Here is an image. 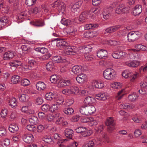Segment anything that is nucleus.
I'll use <instances>...</instances> for the list:
<instances>
[{
    "label": "nucleus",
    "mask_w": 147,
    "mask_h": 147,
    "mask_svg": "<svg viewBox=\"0 0 147 147\" xmlns=\"http://www.w3.org/2000/svg\"><path fill=\"white\" fill-rule=\"evenodd\" d=\"M55 40H57V45L60 47L61 49H64V52L67 55H75L76 54V50L74 47H71L68 45L67 43L62 40H59V38H56Z\"/></svg>",
    "instance_id": "nucleus-1"
},
{
    "label": "nucleus",
    "mask_w": 147,
    "mask_h": 147,
    "mask_svg": "<svg viewBox=\"0 0 147 147\" xmlns=\"http://www.w3.org/2000/svg\"><path fill=\"white\" fill-rule=\"evenodd\" d=\"M116 74L115 70L111 68L107 69L103 72L104 78L108 80L114 79L115 78Z\"/></svg>",
    "instance_id": "nucleus-2"
},
{
    "label": "nucleus",
    "mask_w": 147,
    "mask_h": 147,
    "mask_svg": "<svg viewBox=\"0 0 147 147\" xmlns=\"http://www.w3.org/2000/svg\"><path fill=\"white\" fill-rule=\"evenodd\" d=\"M51 6L57 9L59 13H63L65 8V5L64 3L56 1L51 5Z\"/></svg>",
    "instance_id": "nucleus-3"
},
{
    "label": "nucleus",
    "mask_w": 147,
    "mask_h": 147,
    "mask_svg": "<svg viewBox=\"0 0 147 147\" xmlns=\"http://www.w3.org/2000/svg\"><path fill=\"white\" fill-rule=\"evenodd\" d=\"M76 132L78 133H80V137H87L90 136L92 133V131H87L85 127H79L76 129Z\"/></svg>",
    "instance_id": "nucleus-4"
},
{
    "label": "nucleus",
    "mask_w": 147,
    "mask_h": 147,
    "mask_svg": "<svg viewBox=\"0 0 147 147\" xmlns=\"http://www.w3.org/2000/svg\"><path fill=\"white\" fill-rule=\"evenodd\" d=\"M140 33L138 32H131L127 35L128 41L134 42L137 40L140 36Z\"/></svg>",
    "instance_id": "nucleus-5"
},
{
    "label": "nucleus",
    "mask_w": 147,
    "mask_h": 147,
    "mask_svg": "<svg viewBox=\"0 0 147 147\" xmlns=\"http://www.w3.org/2000/svg\"><path fill=\"white\" fill-rule=\"evenodd\" d=\"M115 124L114 121L112 117L108 118L106 120L105 124L108 126L107 131L111 133L114 130Z\"/></svg>",
    "instance_id": "nucleus-6"
},
{
    "label": "nucleus",
    "mask_w": 147,
    "mask_h": 147,
    "mask_svg": "<svg viewBox=\"0 0 147 147\" xmlns=\"http://www.w3.org/2000/svg\"><path fill=\"white\" fill-rule=\"evenodd\" d=\"M137 74H134L130 71L125 70L122 73V76L125 78H130L131 81L133 82L137 78Z\"/></svg>",
    "instance_id": "nucleus-7"
},
{
    "label": "nucleus",
    "mask_w": 147,
    "mask_h": 147,
    "mask_svg": "<svg viewBox=\"0 0 147 147\" xmlns=\"http://www.w3.org/2000/svg\"><path fill=\"white\" fill-rule=\"evenodd\" d=\"M22 138L25 142L28 143L33 142L34 140L33 135L30 134H24L22 136Z\"/></svg>",
    "instance_id": "nucleus-8"
},
{
    "label": "nucleus",
    "mask_w": 147,
    "mask_h": 147,
    "mask_svg": "<svg viewBox=\"0 0 147 147\" xmlns=\"http://www.w3.org/2000/svg\"><path fill=\"white\" fill-rule=\"evenodd\" d=\"M142 11V6L141 5H136L133 9L132 13L134 16H138Z\"/></svg>",
    "instance_id": "nucleus-9"
},
{
    "label": "nucleus",
    "mask_w": 147,
    "mask_h": 147,
    "mask_svg": "<svg viewBox=\"0 0 147 147\" xmlns=\"http://www.w3.org/2000/svg\"><path fill=\"white\" fill-rule=\"evenodd\" d=\"M107 51L103 49L99 50L97 53V55L100 59H105L107 57Z\"/></svg>",
    "instance_id": "nucleus-10"
},
{
    "label": "nucleus",
    "mask_w": 147,
    "mask_h": 147,
    "mask_svg": "<svg viewBox=\"0 0 147 147\" xmlns=\"http://www.w3.org/2000/svg\"><path fill=\"white\" fill-rule=\"evenodd\" d=\"M95 99L93 97L88 96L86 97L84 100V102L86 105H90L95 102Z\"/></svg>",
    "instance_id": "nucleus-11"
},
{
    "label": "nucleus",
    "mask_w": 147,
    "mask_h": 147,
    "mask_svg": "<svg viewBox=\"0 0 147 147\" xmlns=\"http://www.w3.org/2000/svg\"><path fill=\"white\" fill-rule=\"evenodd\" d=\"M121 27V25H117L114 26L109 27L106 29L105 33H109L113 32L119 29Z\"/></svg>",
    "instance_id": "nucleus-12"
},
{
    "label": "nucleus",
    "mask_w": 147,
    "mask_h": 147,
    "mask_svg": "<svg viewBox=\"0 0 147 147\" xmlns=\"http://www.w3.org/2000/svg\"><path fill=\"white\" fill-rule=\"evenodd\" d=\"M125 65L130 67H136L140 64V62L136 60L127 61L125 62Z\"/></svg>",
    "instance_id": "nucleus-13"
},
{
    "label": "nucleus",
    "mask_w": 147,
    "mask_h": 147,
    "mask_svg": "<svg viewBox=\"0 0 147 147\" xmlns=\"http://www.w3.org/2000/svg\"><path fill=\"white\" fill-rule=\"evenodd\" d=\"M86 76L84 74H81L78 75L76 78L77 82L79 83L82 84L86 80Z\"/></svg>",
    "instance_id": "nucleus-14"
},
{
    "label": "nucleus",
    "mask_w": 147,
    "mask_h": 147,
    "mask_svg": "<svg viewBox=\"0 0 147 147\" xmlns=\"http://www.w3.org/2000/svg\"><path fill=\"white\" fill-rule=\"evenodd\" d=\"M123 52L122 51H115L112 54L113 57L116 59H121L123 57Z\"/></svg>",
    "instance_id": "nucleus-15"
},
{
    "label": "nucleus",
    "mask_w": 147,
    "mask_h": 147,
    "mask_svg": "<svg viewBox=\"0 0 147 147\" xmlns=\"http://www.w3.org/2000/svg\"><path fill=\"white\" fill-rule=\"evenodd\" d=\"M36 88L39 91L44 90L46 88V85L45 84L42 82L39 81L36 84Z\"/></svg>",
    "instance_id": "nucleus-16"
},
{
    "label": "nucleus",
    "mask_w": 147,
    "mask_h": 147,
    "mask_svg": "<svg viewBox=\"0 0 147 147\" xmlns=\"http://www.w3.org/2000/svg\"><path fill=\"white\" fill-rule=\"evenodd\" d=\"M87 115H91L96 111L95 107L92 105H87Z\"/></svg>",
    "instance_id": "nucleus-17"
},
{
    "label": "nucleus",
    "mask_w": 147,
    "mask_h": 147,
    "mask_svg": "<svg viewBox=\"0 0 147 147\" xmlns=\"http://www.w3.org/2000/svg\"><path fill=\"white\" fill-rule=\"evenodd\" d=\"M92 84L93 86L97 88L100 89L104 87L103 82L101 81H93L92 82Z\"/></svg>",
    "instance_id": "nucleus-18"
},
{
    "label": "nucleus",
    "mask_w": 147,
    "mask_h": 147,
    "mask_svg": "<svg viewBox=\"0 0 147 147\" xmlns=\"http://www.w3.org/2000/svg\"><path fill=\"white\" fill-rule=\"evenodd\" d=\"M52 60L55 63L65 62L66 60L64 58H62L60 56H54L52 58Z\"/></svg>",
    "instance_id": "nucleus-19"
},
{
    "label": "nucleus",
    "mask_w": 147,
    "mask_h": 147,
    "mask_svg": "<svg viewBox=\"0 0 147 147\" xmlns=\"http://www.w3.org/2000/svg\"><path fill=\"white\" fill-rule=\"evenodd\" d=\"M30 23L33 26L37 27H42L45 24L44 21L42 20H37Z\"/></svg>",
    "instance_id": "nucleus-20"
},
{
    "label": "nucleus",
    "mask_w": 147,
    "mask_h": 147,
    "mask_svg": "<svg viewBox=\"0 0 147 147\" xmlns=\"http://www.w3.org/2000/svg\"><path fill=\"white\" fill-rule=\"evenodd\" d=\"M82 67L80 65H75L72 68V71L75 74L80 73L82 71Z\"/></svg>",
    "instance_id": "nucleus-21"
},
{
    "label": "nucleus",
    "mask_w": 147,
    "mask_h": 147,
    "mask_svg": "<svg viewBox=\"0 0 147 147\" xmlns=\"http://www.w3.org/2000/svg\"><path fill=\"white\" fill-rule=\"evenodd\" d=\"M8 22V18L7 16L3 17L0 18V29H3L6 23Z\"/></svg>",
    "instance_id": "nucleus-22"
},
{
    "label": "nucleus",
    "mask_w": 147,
    "mask_h": 147,
    "mask_svg": "<svg viewBox=\"0 0 147 147\" xmlns=\"http://www.w3.org/2000/svg\"><path fill=\"white\" fill-rule=\"evenodd\" d=\"M63 112L64 113L68 115L74 114V110L72 108L68 107L63 109Z\"/></svg>",
    "instance_id": "nucleus-23"
},
{
    "label": "nucleus",
    "mask_w": 147,
    "mask_h": 147,
    "mask_svg": "<svg viewBox=\"0 0 147 147\" xmlns=\"http://www.w3.org/2000/svg\"><path fill=\"white\" fill-rule=\"evenodd\" d=\"M20 100L23 102H27L29 99V96L25 94H22L18 95Z\"/></svg>",
    "instance_id": "nucleus-24"
},
{
    "label": "nucleus",
    "mask_w": 147,
    "mask_h": 147,
    "mask_svg": "<svg viewBox=\"0 0 147 147\" xmlns=\"http://www.w3.org/2000/svg\"><path fill=\"white\" fill-rule=\"evenodd\" d=\"M95 32H90L88 31L85 32L84 34V37L86 38H92L96 36Z\"/></svg>",
    "instance_id": "nucleus-25"
},
{
    "label": "nucleus",
    "mask_w": 147,
    "mask_h": 147,
    "mask_svg": "<svg viewBox=\"0 0 147 147\" xmlns=\"http://www.w3.org/2000/svg\"><path fill=\"white\" fill-rule=\"evenodd\" d=\"M96 98L100 100H104L107 99V96L104 93H100L96 94Z\"/></svg>",
    "instance_id": "nucleus-26"
},
{
    "label": "nucleus",
    "mask_w": 147,
    "mask_h": 147,
    "mask_svg": "<svg viewBox=\"0 0 147 147\" xmlns=\"http://www.w3.org/2000/svg\"><path fill=\"white\" fill-rule=\"evenodd\" d=\"M21 64V62L18 60H15L13 62H10V65L11 67H13V70H15L17 66Z\"/></svg>",
    "instance_id": "nucleus-27"
},
{
    "label": "nucleus",
    "mask_w": 147,
    "mask_h": 147,
    "mask_svg": "<svg viewBox=\"0 0 147 147\" xmlns=\"http://www.w3.org/2000/svg\"><path fill=\"white\" fill-rule=\"evenodd\" d=\"M28 64L29 69H31L32 68L36 66L37 64V62L34 60H31L28 61Z\"/></svg>",
    "instance_id": "nucleus-28"
},
{
    "label": "nucleus",
    "mask_w": 147,
    "mask_h": 147,
    "mask_svg": "<svg viewBox=\"0 0 147 147\" xmlns=\"http://www.w3.org/2000/svg\"><path fill=\"white\" fill-rule=\"evenodd\" d=\"M98 26V24H90L86 25L85 26V30H89L96 28Z\"/></svg>",
    "instance_id": "nucleus-29"
},
{
    "label": "nucleus",
    "mask_w": 147,
    "mask_h": 147,
    "mask_svg": "<svg viewBox=\"0 0 147 147\" xmlns=\"http://www.w3.org/2000/svg\"><path fill=\"white\" fill-rule=\"evenodd\" d=\"M109 10V9L107 8H105L103 10V17L105 19H108L110 16Z\"/></svg>",
    "instance_id": "nucleus-30"
},
{
    "label": "nucleus",
    "mask_w": 147,
    "mask_h": 147,
    "mask_svg": "<svg viewBox=\"0 0 147 147\" xmlns=\"http://www.w3.org/2000/svg\"><path fill=\"white\" fill-rule=\"evenodd\" d=\"M87 105H84L82 106L79 109V111L81 114L87 115Z\"/></svg>",
    "instance_id": "nucleus-31"
},
{
    "label": "nucleus",
    "mask_w": 147,
    "mask_h": 147,
    "mask_svg": "<svg viewBox=\"0 0 147 147\" xmlns=\"http://www.w3.org/2000/svg\"><path fill=\"white\" fill-rule=\"evenodd\" d=\"M73 135V131L71 129H66L65 131V136L71 139Z\"/></svg>",
    "instance_id": "nucleus-32"
},
{
    "label": "nucleus",
    "mask_w": 147,
    "mask_h": 147,
    "mask_svg": "<svg viewBox=\"0 0 147 147\" xmlns=\"http://www.w3.org/2000/svg\"><path fill=\"white\" fill-rule=\"evenodd\" d=\"M88 15L85 12H82L79 17V20L80 21L84 22V20L88 19Z\"/></svg>",
    "instance_id": "nucleus-33"
},
{
    "label": "nucleus",
    "mask_w": 147,
    "mask_h": 147,
    "mask_svg": "<svg viewBox=\"0 0 147 147\" xmlns=\"http://www.w3.org/2000/svg\"><path fill=\"white\" fill-rule=\"evenodd\" d=\"M17 102L16 99L14 97H12L10 100V106L12 108L15 107L17 106Z\"/></svg>",
    "instance_id": "nucleus-34"
},
{
    "label": "nucleus",
    "mask_w": 147,
    "mask_h": 147,
    "mask_svg": "<svg viewBox=\"0 0 147 147\" xmlns=\"http://www.w3.org/2000/svg\"><path fill=\"white\" fill-rule=\"evenodd\" d=\"M96 140H93L89 142L86 144L83 145L82 147H93L95 144Z\"/></svg>",
    "instance_id": "nucleus-35"
},
{
    "label": "nucleus",
    "mask_w": 147,
    "mask_h": 147,
    "mask_svg": "<svg viewBox=\"0 0 147 147\" xmlns=\"http://www.w3.org/2000/svg\"><path fill=\"white\" fill-rule=\"evenodd\" d=\"M54 66L52 61H50L48 62L46 65V68L48 71H51L54 67Z\"/></svg>",
    "instance_id": "nucleus-36"
},
{
    "label": "nucleus",
    "mask_w": 147,
    "mask_h": 147,
    "mask_svg": "<svg viewBox=\"0 0 147 147\" xmlns=\"http://www.w3.org/2000/svg\"><path fill=\"white\" fill-rule=\"evenodd\" d=\"M20 77L18 75L13 76L11 79V82L13 84H17L19 81Z\"/></svg>",
    "instance_id": "nucleus-37"
},
{
    "label": "nucleus",
    "mask_w": 147,
    "mask_h": 147,
    "mask_svg": "<svg viewBox=\"0 0 147 147\" xmlns=\"http://www.w3.org/2000/svg\"><path fill=\"white\" fill-rule=\"evenodd\" d=\"M55 98L54 94L52 92L47 93L45 95V98L47 100H51Z\"/></svg>",
    "instance_id": "nucleus-38"
},
{
    "label": "nucleus",
    "mask_w": 147,
    "mask_h": 147,
    "mask_svg": "<svg viewBox=\"0 0 147 147\" xmlns=\"http://www.w3.org/2000/svg\"><path fill=\"white\" fill-rule=\"evenodd\" d=\"M61 22L62 24L66 26L70 25L71 23V22L70 20L66 19L65 18H63L61 20Z\"/></svg>",
    "instance_id": "nucleus-39"
},
{
    "label": "nucleus",
    "mask_w": 147,
    "mask_h": 147,
    "mask_svg": "<svg viewBox=\"0 0 147 147\" xmlns=\"http://www.w3.org/2000/svg\"><path fill=\"white\" fill-rule=\"evenodd\" d=\"M5 5L3 1H0V9L1 11L4 13H7L8 12L7 9L5 8Z\"/></svg>",
    "instance_id": "nucleus-40"
},
{
    "label": "nucleus",
    "mask_w": 147,
    "mask_h": 147,
    "mask_svg": "<svg viewBox=\"0 0 147 147\" xmlns=\"http://www.w3.org/2000/svg\"><path fill=\"white\" fill-rule=\"evenodd\" d=\"M138 97L136 93H134L129 95L128 98L130 101H132L135 100Z\"/></svg>",
    "instance_id": "nucleus-41"
},
{
    "label": "nucleus",
    "mask_w": 147,
    "mask_h": 147,
    "mask_svg": "<svg viewBox=\"0 0 147 147\" xmlns=\"http://www.w3.org/2000/svg\"><path fill=\"white\" fill-rule=\"evenodd\" d=\"M50 81L52 83H55L58 80V77L57 75H53L51 76L50 78Z\"/></svg>",
    "instance_id": "nucleus-42"
},
{
    "label": "nucleus",
    "mask_w": 147,
    "mask_h": 147,
    "mask_svg": "<svg viewBox=\"0 0 147 147\" xmlns=\"http://www.w3.org/2000/svg\"><path fill=\"white\" fill-rule=\"evenodd\" d=\"M43 140L45 142L51 145L55 143V141L53 140L51 137H48L47 138H45Z\"/></svg>",
    "instance_id": "nucleus-43"
},
{
    "label": "nucleus",
    "mask_w": 147,
    "mask_h": 147,
    "mask_svg": "<svg viewBox=\"0 0 147 147\" xmlns=\"http://www.w3.org/2000/svg\"><path fill=\"white\" fill-rule=\"evenodd\" d=\"M71 94L78 93L79 89L78 87L76 86L71 87L70 88Z\"/></svg>",
    "instance_id": "nucleus-44"
},
{
    "label": "nucleus",
    "mask_w": 147,
    "mask_h": 147,
    "mask_svg": "<svg viewBox=\"0 0 147 147\" xmlns=\"http://www.w3.org/2000/svg\"><path fill=\"white\" fill-rule=\"evenodd\" d=\"M10 128L12 129V130L10 129V132L12 133H15L18 130V127L15 124H13V125L11 124L10 125Z\"/></svg>",
    "instance_id": "nucleus-45"
},
{
    "label": "nucleus",
    "mask_w": 147,
    "mask_h": 147,
    "mask_svg": "<svg viewBox=\"0 0 147 147\" xmlns=\"http://www.w3.org/2000/svg\"><path fill=\"white\" fill-rule=\"evenodd\" d=\"M30 84L29 80L26 79H24L21 81V84L24 86H26L29 85Z\"/></svg>",
    "instance_id": "nucleus-46"
},
{
    "label": "nucleus",
    "mask_w": 147,
    "mask_h": 147,
    "mask_svg": "<svg viewBox=\"0 0 147 147\" xmlns=\"http://www.w3.org/2000/svg\"><path fill=\"white\" fill-rule=\"evenodd\" d=\"M12 47L13 49L10 50V59L13 58L15 56L16 54L15 50V46L13 45Z\"/></svg>",
    "instance_id": "nucleus-47"
},
{
    "label": "nucleus",
    "mask_w": 147,
    "mask_h": 147,
    "mask_svg": "<svg viewBox=\"0 0 147 147\" xmlns=\"http://www.w3.org/2000/svg\"><path fill=\"white\" fill-rule=\"evenodd\" d=\"M37 120L38 118L35 116H32L29 119V122L32 124H36L37 122Z\"/></svg>",
    "instance_id": "nucleus-48"
},
{
    "label": "nucleus",
    "mask_w": 147,
    "mask_h": 147,
    "mask_svg": "<svg viewBox=\"0 0 147 147\" xmlns=\"http://www.w3.org/2000/svg\"><path fill=\"white\" fill-rule=\"evenodd\" d=\"M81 2H78L76 3L74 5L71 7V10L73 11V10H74L75 9H78L81 5Z\"/></svg>",
    "instance_id": "nucleus-49"
},
{
    "label": "nucleus",
    "mask_w": 147,
    "mask_h": 147,
    "mask_svg": "<svg viewBox=\"0 0 147 147\" xmlns=\"http://www.w3.org/2000/svg\"><path fill=\"white\" fill-rule=\"evenodd\" d=\"M27 129L30 131H34L36 129V127L33 124L29 125L27 126Z\"/></svg>",
    "instance_id": "nucleus-50"
},
{
    "label": "nucleus",
    "mask_w": 147,
    "mask_h": 147,
    "mask_svg": "<svg viewBox=\"0 0 147 147\" xmlns=\"http://www.w3.org/2000/svg\"><path fill=\"white\" fill-rule=\"evenodd\" d=\"M41 109L42 111L46 112L49 110L50 106L48 104H44L42 106Z\"/></svg>",
    "instance_id": "nucleus-51"
},
{
    "label": "nucleus",
    "mask_w": 147,
    "mask_h": 147,
    "mask_svg": "<svg viewBox=\"0 0 147 147\" xmlns=\"http://www.w3.org/2000/svg\"><path fill=\"white\" fill-rule=\"evenodd\" d=\"M123 8V5H121L117 7L116 10L115 12L118 14L122 13V9Z\"/></svg>",
    "instance_id": "nucleus-52"
},
{
    "label": "nucleus",
    "mask_w": 147,
    "mask_h": 147,
    "mask_svg": "<svg viewBox=\"0 0 147 147\" xmlns=\"http://www.w3.org/2000/svg\"><path fill=\"white\" fill-rule=\"evenodd\" d=\"M58 107L56 104H53L50 107L49 111L51 112H54L55 110H57Z\"/></svg>",
    "instance_id": "nucleus-53"
},
{
    "label": "nucleus",
    "mask_w": 147,
    "mask_h": 147,
    "mask_svg": "<svg viewBox=\"0 0 147 147\" xmlns=\"http://www.w3.org/2000/svg\"><path fill=\"white\" fill-rule=\"evenodd\" d=\"M62 82L64 86H69L71 84V82L69 80H64L62 81ZM61 83H62V82Z\"/></svg>",
    "instance_id": "nucleus-54"
},
{
    "label": "nucleus",
    "mask_w": 147,
    "mask_h": 147,
    "mask_svg": "<svg viewBox=\"0 0 147 147\" xmlns=\"http://www.w3.org/2000/svg\"><path fill=\"white\" fill-rule=\"evenodd\" d=\"M124 90V89H121L117 93L118 100H120L124 95V94L123 93Z\"/></svg>",
    "instance_id": "nucleus-55"
},
{
    "label": "nucleus",
    "mask_w": 147,
    "mask_h": 147,
    "mask_svg": "<svg viewBox=\"0 0 147 147\" xmlns=\"http://www.w3.org/2000/svg\"><path fill=\"white\" fill-rule=\"evenodd\" d=\"M2 144L4 147H7L9 145V140L7 138L5 139L2 142Z\"/></svg>",
    "instance_id": "nucleus-56"
},
{
    "label": "nucleus",
    "mask_w": 147,
    "mask_h": 147,
    "mask_svg": "<svg viewBox=\"0 0 147 147\" xmlns=\"http://www.w3.org/2000/svg\"><path fill=\"white\" fill-rule=\"evenodd\" d=\"M84 57L88 61H92L93 59V56L88 54H85Z\"/></svg>",
    "instance_id": "nucleus-57"
},
{
    "label": "nucleus",
    "mask_w": 147,
    "mask_h": 147,
    "mask_svg": "<svg viewBox=\"0 0 147 147\" xmlns=\"http://www.w3.org/2000/svg\"><path fill=\"white\" fill-rule=\"evenodd\" d=\"M6 133V131L5 128L3 127H0V136H3L5 135Z\"/></svg>",
    "instance_id": "nucleus-58"
},
{
    "label": "nucleus",
    "mask_w": 147,
    "mask_h": 147,
    "mask_svg": "<svg viewBox=\"0 0 147 147\" xmlns=\"http://www.w3.org/2000/svg\"><path fill=\"white\" fill-rule=\"evenodd\" d=\"M8 111L7 109H2L1 113V117H5L7 115Z\"/></svg>",
    "instance_id": "nucleus-59"
},
{
    "label": "nucleus",
    "mask_w": 147,
    "mask_h": 147,
    "mask_svg": "<svg viewBox=\"0 0 147 147\" xmlns=\"http://www.w3.org/2000/svg\"><path fill=\"white\" fill-rule=\"evenodd\" d=\"M21 48L23 51H31L32 50V49H31V48L28 47L26 45L22 46L21 47Z\"/></svg>",
    "instance_id": "nucleus-60"
},
{
    "label": "nucleus",
    "mask_w": 147,
    "mask_h": 147,
    "mask_svg": "<svg viewBox=\"0 0 147 147\" xmlns=\"http://www.w3.org/2000/svg\"><path fill=\"white\" fill-rule=\"evenodd\" d=\"M145 47L141 45H136L135 46V48L137 49V50L138 51H140L141 50L143 51V49H143V48H144Z\"/></svg>",
    "instance_id": "nucleus-61"
},
{
    "label": "nucleus",
    "mask_w": 147,
    "mask_h": 147,
    "mask_svg": "<svg viewBox=\"0 0 147 147\" xmlns=\"http://www.w3.org/2000/svg\"><path fill=\"white\" fill-rule=\"evenodd\" d=\"M43 102V100L42 98L38 97L37 98L36 100V103L37 105H41Z\"/></svg>",
    "instance_id": "nucleus-62"
},
{
    "label": "nucleus",
    "mask_w": 147,
    "mask_h": 147,
    "mask_svg": "<svg viewBox=\"0 0 147 147\" xmlns=\"http://www.w3.org/2000/svg\"><path fill=\"white\" fill-rule=\"evenodd\" d=\"M62 92L63 94L66 95L71 94L70 88L63 89L62 91Z\"/></svg>",
    "instance_id": "nucleus-63"
},
{
    "label": "nucleus",
    "mask_w": 147,
    "mask_h": 147,
    "mask_svg": "<svg viewBox=\"0 0 147 147\" xmlns=\"http://www.w3.org/2000/svg\"><path fill=\"white\" fill-rule=\"evenodd\" d=\"M30 11L33 13L35 14H37L38 12V8L36 7H32Z\"/></svg>",
    "instance_id": "nucleus-64"
}]
</instances>
